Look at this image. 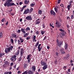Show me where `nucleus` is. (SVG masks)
<instances>
[{"mask_svg":"<svg viewBox=\"0 0 74 74\" xmlns=\"http://www.w3.org/2000/svg\"><path fill=\"white\" fill-rule=\"evenodd\" d=\"M12 1V0H7V1H5V3L4 4L5 7L7 6V7H10L11 6H13V5H15V4L14 3H11Z\"/></svg>","mask_w":74,"mask_h":74,"instance_id":"f257e3e1","label":"nucleus"},{"mask_svg":"<svg viewBox=\"0 0 74 74\" xmlns=\"http://www.w3.org/2000/svg\"><path fill=\"white\" fill-rule=\"evenodd\" d=\"M14 48V46H11L10 47H5V52L7 54L9 52H11L10 50H12V48Z\"/></svg>","mask_w":74,"mask_h":74,"instance_id":"f03ea898","label":"nucleus"},{"mask_svg":"<svg viewBox=\"0 0 74 74\" xmlns=\"http://www.w3.org/2000/svg\"><path fill=\"white\" fill-rule=\"evenodd\" d=\"M57 43V46H59L60 47L61 45H63V42H62L61 41H60L59 42V40L58 39H57L56 40Z\"/></svg>","mask_w":74,"mask_h":74,"instance_id":"7ed1b4c3","label":"nucleus"},{"mask_svg":"<svg viewBox=\"0 0 74 74\" xmlns=\"http://www.w3.org/2000/svg\"><path fill=\"white\" fill-rule=\"evenodd\" d=\"M39 41H38L36 43V45H35V47H34V49H33V51L36 50V48H37V47H40L41 45V44H40L39 45Z\"/></svg>","mask_w":74,"mask_h":74,"instance_id":"20e7f679","label":"nucleus"},{"mask_svg":"<svg viewBox=\"0 0 74 74\" xmlns=\"http://www.w3.org/2000/svg\"><path fill=\"white\" fill-rule=\"evenodd\" d=\"M20 56H23L24 55L23 54L24 53H25V51H24V49L23 48H21L20 50Z\"/></svg>","mask_w":74,"mask_h":74,"instance_id":"39448f33","label":"nucleus"},{"mask_svg":"<svg viewBox=\"0 0 74 74\" xmlns=\"http://www.w3.org/2000/svg\"><path fill=\"white\" fill-rule=\"evenodd\" d=\"M25 19H27V20H28V21H32V16H28L25 18Z\"/></svg>","mask_w":74,"mask_h":74,"instance_id":"423d86ee","label":"nucleus"},{"mask_svg":"<svg viewBox=\"0 0 74 74\" xmlns=\"http://www.w3.org/2000/svg\"><path fill=\"white\" fill-rule=\"evenodd\" d=\"M56 24L57 25L56 26L58 28H59L60 27V22L58 21H58L57 20L56 23Z\"/></svg>","mask_w":74,"mask_h":74,"instance_id":"0eeeda50","label":"nucleus"},{"mask_svg":"<svg viewBox=\"0 0 74 74\" xmlns=\"http://www.w3.org/2000/svg\"><path fill=\"white\" fill-rule=\"evenodd\" d=\"M47 68H48V65L46 64L44 65V66L42 67V69L43 70H45L47 69Z\"/></svg>","mask_w":74,"mask_h":74,"instance_id":"6e6552de","label":"nucleus"},{"mask_svg":"<svg viewBox=\"0 0 74 74\" xmlns=\"http://www.w3.org/2000/svg\"><path fill=\"white\" fill-rule=\"evenodd\" d=\"M39 21H40V18H38V19L36 20V21H35L36 25H38L40 24V22Z\"/></svg>","mask_w":74,"mask_h":74,"instance_id":"1a4fd4ad","label":"nucleus"},{"mask_svg":"<svg viewBox=\"0 0 74 74\" xmlns=\"http://www.w3.org/2000/svg\"><path fill=\"white\" fill-rule=\"evenodd\" d=\"M50 13L51 14V15H53L54 16L56 15V13H55V12L53 10H51Z\"/></svg>","mask_w":74,"mask_h":74,"instance_id":"9d476101","label":"nucleus"},{"mask_svg":"<svg viewBox=\"0 0 74 74\" xmlns=\"http://www.w3.org/2000/svg\"><path fill=\"white\" fill-rule=\"evenodd\" d=\"M29 9L25 10L23 12V14H27L29 12Z\"/></svg>","mask_w":74,"mask_h":74,"instance_id":"9b49d317","label":"nucleus"},{"mask_svg":"<svg viewBox=\"0 0 74 74\" xmlns=\"http://www.w3.org/2000/svg\"><path fill=\"white\" fill-rule=\"evenodd\" d=\"M40 64H41L42 66H44V65L47 64V63H46L45 62H44V61H43V60H42L41 61Z\"/></svg>","mask_w":74,"mask_h":74,"instance_id":"f8f14e48","label":"nucleus"},{"mask_svg":"<svg viewBox=\"0 0 74 74\" xmlns=\"http://www.w3.org/2000/svg\"><path fill=\"white\" fill-rule=\"evenodd\" d=\"M5 55V53L4 52H0V58H1V57H3V56H4Z\"/></svg>","mask_w":74,"mask_h":74,"instance_id":"ddd939ff","label":"nucleus"},{"mask_svg":"<svg viewBox=\"0 0 74 74\" xmlns=\"http://www.w3.org/2000/svg\"><path fill=\"white\" fill-rule=\"evenodd\" d=\"M20 51H19V49H18L17 51L15 53V54L16 56H18L19 55V52Z\"/></svg>","mask_w":74,"mask_h":74,"instance_id":"4468645a","label":"nucleus"},{"mask_svg":"<svg viewBox=\"0 0 74 74\" xmlns=\"http://www.w3.org/2000/svg\"><path fill=\"white\" fill-rule=\"evenodd\" d=\"M24 4H28L29 2V0H25L24 1Z\"/></svg>","mask_w":74,"mask_h":74,"instance_id":"2eb2a0df","label":"nucleus"},{"mask_svg":"<svg viewBox=\"0 0 74 74\" xmlns=\"http://www.w3.org/2000/svg\"><path fill=\"white\" fill-rule=\"evenodd\" d=\"M27 73L28 74H33V71L31 70L28 71L27 72Z\"/></svg>","mask_w":74,"mask_h":74,"instance_id":"dca6fc26","label":"nucleus"},{"mask_svg":"<svg viewBox=\"0 0 74 74\" xmlns=\"http://www.w3.org/2000/svg\"><path fill=\"white\" fill-rule=\"evenodd\" d=\"M16 38V35L15 34H12V38Z\"/></svg>","mask_w":74,"mask_h":74,"instance_id":"f3484780","label":"nucleus"},{"mask_svg":"<svg viewBox=\"0 0 74 74\" xmlns=\"http://www.w3.org/2000/svg\"><path fill=\"white\" fill-rule=\"evenodd\" d=\"M32 71H36V66H33L32 67Z\"/></svg>","mask_w":74,"mask_h":74,"instance_id":"a211bd4d","label":"nucleus"},{"mask_svg":"<svg viewBox=\"0 0 74 74\" xmlns=\"http://www.w3.org/2000/svg\"><path fill=\"white\" fill-rule=\"evenodd\" d=\"M64 47L65 49V50H67V48H68V44H67V43H65Z\"/></svg>","mask_w":74,"mask_h":74,"instance_id":"6ab92c4d","label":"nucleus"},{"mask_svg":"<svg viewBox=\"0 0 74 74\" xmlns=\"http://www.w3.org/2000/svg\"><path fill=\"white\" fill-rule=\"evenodd\" d=\"M45 30H41V33L42 34V35H43V34H44V33H45Z\"/></svg>","mask_w":74,"mask_h":74,"instance_id":"aec40b11","label":"nucleus"},{"mask_svg":"<svg viewBox=\"0 0 74 74\" xmlns=\"http://www.w3.org/2000/svg\"><path fill=\"white\" fill-rule=\"evenodd\" d=\"M21 30L22 32L23 33V34H25L26 33V32H25V31L23 30V29L21 28Z\"/></svg>","mask_w":74,"mask_h":74,"instance_id":"412c9836","label":"nucleus"},{"mask_svg":"<svg viewBox=\"0 0 74 74\" xmlns=\"http://www.w3.org/2000/svg\"><path fill=\"white\" fill-rule=\"evenodd\" d=\"M31 56H32V55L31 54H29V55L27 56V59H29V58H30V57H31Z\"/></svg>","mask_w":74,"mask_h":74,"instance_id":"4be33fe9","label":"nucleus"},{"mask_svg":"<svg viewBox=\"0 0 74 74\" xmlns=\"http://www.w3.org/2000/svg\"><path fill=\"white\" fill-rule=\"evenodd\" d=\"M23 65H24L23 67L24 69H26V68H27V64H23Z\"/></svg>","mask_w":74,"mask_h":74,"instance_id":"5701e85b","label":"nucleus"},{"mask_svg":"<svg viewBox=\"0 0 74 74\" xmlns=\"http://www.w3.org/2000/svg\"><path fill=\"white\" fill-rule=\"evenodd\" d=\"M22 56H20V57L19 58V59L18 60V62H20V61H21V60H22Z\"/></svg>","mask_w":74,"mask_h":74,"instance_id":"b1692460","label":"nucleus"},{"mask_svg":"<svg viewBox=\"0 0 74 74\" xmlns=\"http://www.w3.org/2000/svg\"><path fill=\"white\" fill-rule=\"evenodd\" d=\"M20 41H21V43H22V42H23V41L24 40L23 39H22V38L20 37Z\"/></svg>","mask_w":74,"mask_h":74,"instance_id":"393cba45","label":"nucleus"},{"mask_svg":"<svg viewBox=\"0 0 74 74\" xmlns=\"http://www.w3.org/2000/svg\"><path fill=\"white\" fill-rule=\"evenodd\" d=\"M38 14H39V15H41V14H42V11L41 10H39L38 11Z\"/></svg>","mask_w":74,"mask_h":74,"instance_id":"a878e982","label":"nucleus"},{"mask_svg":"<svg viewBox=\"0 0 74 74\" xmlns=\"http://www.w3.org/2000/svg\"><path fill=\"white\" fill-rule=\"evenodd\" d=\"M66 59H69L70 58V56L69 55V54H67L66 56Z\"/></svg>","mask_w":74,"mask_h":74,"instance_id":"bb28decb","label":"nucleus"},{"mask_svg":"<svg viewBox=\"0 0 74 74\" xmlns=\"http://www.w3.org/2000/svg\"><path fill=\"white\" fill-rule=\"evenodd\" d=\"M25 30L26 31H28V30H29V31H30V29L29 28V27H27L26 28V29Z\"/></svg>","mask_w":74,"mask_h":74,"instance_id":"cd10ccee","label":"nucleus"},{"mask_svg":"<svg viewBox=\"0 0 74 74\" xmlns=\"http://www.w3.org/2000/svg\"><path fill=\"white\" fill-rule=\"evenodd\" d=\"M3 33L0 32V38H2L3 37Z\"/></svg>","mask_w":74,"mask_h":74,"instance_id":"c85d7f7f","label":"nucleus"},{"mask_svg":"<svg viewBox=\"0 0 74 74\" xmlns=\"http://www.w3.org/2000/svg\"><path fill=\"white\" fill-rule=\"evenodd\" d=\"M38 51H39V52H40V51H41V50L42 49L40 47L38 46Z\"/></svg>","mask_w":74,"mask_h":74,"instance_id":"c756f323","label":"nucleus"},{"mask_svg":"<svg viewBox=\"0 0 74 74\" xmlns=\"http://www.w3.org/2000/svg\"><path fill=\"white\" fill-rule=\"evenodd\" d=\"M36 36L35 35H34L33 36V40H36Z\"/></svg>","mask_w":74,"mask_h":74,"instance_id":"7c9ffc66","label":"nucleus"},{"mask_svg":"<svg viewBox=\"0 0 74 74\" xmlns=\"http://www.w3.org/2000/svg\"><path fill=\"white\" fill-rule=\"evenodd\" d=\"M27 71H25L22 74H27Z\"/></svg>","mask_w":74,"mask_h":74,"instance_id":"2f4dec72","label":"nucleus"},{"mask_svg":"<svg viewBox=\"0 0 74 74\" xmlns=\"http://www.w3.org/2000/svg\"><path fill=\"white\" fill-rule=\"evenodd\" d=\"M10 41L12 44L14 43V40L12 38H11L10 39Z\"/></svg>","mask_w":74,"mask_h":74,"instance_id":"473e14b6","label":"nucleus"},{"mask_svg":"<svg viewBox=\"0 0 74 74\" xmlns=\"http://www.w3.org/2000/svg\"><path fill=\"white\" fill-rule=\"evenodd\" d=\"M74 18V15H71V19H73Z\"/></svg>","mask_w":74,"mask_h":74,"instance_id":"72a5a7b5","label":"nucleus"},{"mask_svg":"<svg viewBox=\"0 0 74 74\" xmlns=\"http://www.w3.org/2000/svg\"><path fill=\"white\" fill-rule=\"evenodd\" d=\"M35 5V3H31L30 4L31 7H33Z\"/></svg>","mask_w":74,"mask_h":74,"instance_id":"f704fd0d","label":"nucleus"},{"mask_svg":"<svg viewBox=\"0 0 74 74\" xmlns=\"http://www.w3.org/2000/svg\"><path fill=\"white\" fill-rule=\"evenodd\" d=\"M67 8H68V11H69V10H70V5H68Z\"/></svg>","mask_w":74,"mask_h":74,"instance_id":"c9c22d12","label":"nucleus"},{"mask_svg":"<svg viewBox=\"0 0 74 74\" xmlns=\"http://www.w3.org/2000/svg\"><path fill=\"white\" fill-rule=\"evenodd\" d=\"M17 33H18V34L21 33V30L20 29H18L16 32Z\"/></svg>","mask_w":74,"mask_h":74,"instance_id":"e433bc0d","label":"nucleus"},{"mask_svg":"<svg viewBox=\"0 0 74 74\" xmlns=\"http://www.w3.org/2000/svg\"><path fill=\"white\" fill-rule=\"evenodd\" d=\"M5 18H3L1 20V22H4V21H5Z\"/></svg>","mask_w":74,"mask_h":74,"instance_id":"4c0bfd02","label":"nucleus"},{"mask_svg":"<svg viewBox=\"0 0 74 74\" xmlns=\"http://www.w3.org/2000/svg\"><path fill=\"white\" fill-rule=\"evenodd\" d=\"M56 56H59V53H58V52H56Z\"/></svg>","mask_w":74,"mask_h":74,"instance_id":"58836bf2","label":"nucleus"},{"mask_svg":"<svg viewBox=\"0 0 74 74\" xmlns=\"http://www.w3.org/2000/svg\"><path fill=\"white\" fill-rule=\"evenodd\" d=\"M63 59L64 60V61H65V60H66V59H67L66 57H63Z\"/></svg>","mask_w":74,"mask_h":74,"instance_id":"ea45409f","label":"nucleus"},{"mask_svg":"<svg viewBox=\"0 0 74 74\" xmlns=\"http://www.w3.org/2000/svg\"><path fill=\"white\" fill-rule=\"evenodd\" d=\"M60 31L62 32H64V30H63L62 29H59Z\"/></svg>","mask_w":74,"mask_h":74,"instance_id":"a19ab883","label":"nucleus"},{"mask_svg":"<svg viewBox=\"0 0 74 74\" xmlns=\"http://www.w3.org/2000/svg\"><path fill=\"white\" fill-rule=\"evenodd\" d=\"M28 62L29 64L30 63V58H29V59H28Z\"/></svg>","mask_w":74,"mask_h":74,"instance_id":"79ce46f5","label":"nucleus"},{"mask_svg":"<svg viewBox=\"0 0 74 74\" xmlns=\"http://www.w3.org/2000/svg\"><path fill=\"white\" fill-rule=\"evenodd\" d=\"M30 12H31L33 11V8H31L30 9Z\"/></svg>","mask_w":74,"mask_h":74,"instance_id":"37998d69","label":"nucleus"},{"mask_svg":"<svg viewBox=\"0 0 74 74\" xmlns=\"http://www.w3.org/2000/svg\"><path fill=\"white\" fill-rule=\"evenodd\" d=\"M61 35H62L63 36H65V34H64V33H63V32H62V33L61 32Z\"/></svg>","mask_w":74,"mask_h":74,"instance_id":"c03bdc74","label":"nucleus"},{"mask_svg":"<svg viewBox=\"0 0 74 74\" xmlns=\"http://www.w3.org/2000/svg\"><path fill=\"white\" fill-rule=\"evenodd\" d=\"M18 44L21 45V42L20 41V40L18 39Z\"/></svg>","mask_w":74,"mask_h":74,"instance_id":"a18cd8bd","label":"nucleus"},{"mask_svg":"<svg viewBox=\"0 0 74 74\" xmlns=\"http://www.w3.org/2000/svg\"><path fill=\"white\" fill-rule=\"evenodd\" d=\"M54 10H55V11H56V12H57L58 11V10H57V8H56L55 7Z\"/></svg>","mask_w":74,"mask_h":74,"instance_id":"49530a36","label":"nucleus"},{"mask_svg":"<svg viewBox=\"0 0 74 74\" xmlns=\"http://www.w3.org/2000/svg\"><path fill=\"white\" fill-rule=\"evenodd\" d=\"M64 51V49L63 48H62L61 50H60V52H63V51Z\"/></svg>","mask_w":74,"mask_h":74,"instance_id":"de8ad7c7","label":"nucleus"},{"mask_svg":"<svg viewBox=\"0 0 74 74\" xmlns=\"http://www.w3.org/2000/svg\"><path fill=\"white\" fill-rule=\"evenodd\" d=\"M35 33L36 34L38 35V34H39V32L38 31H37V32H36Z\"/></svg>","mask_w":74,"mask_h":74,"instance_id":"09e8293b","label":"nucleus"},{"mask_svg":"<svg viewBox=\"0 0 74 74\" xmlns=\"http://www.w3.org/2000/svg\"><path fill=\"white\" fill-rule=\"evenodd\" d=\"M46 39H47V36H45L43 39V40L44 41V40H46Z\"/></svg>","mask_w":74,"mask_h":74,"instance_id":"8fccbe9b","label":"nucleus"},{"mask_svg":"<svg viewBox=\"0 0 74 74\" xmlns=\"http://www.w3.org/2000/svg\"><path fill=\"white\" fill-rule=\"evenodd\" d=\"M61 54H64L65 53V51H62L61 52Z\"/></svg>","mask_w":74,"mask_h":74,"instance_id":"3c124183","label":"nucleus"},{"mask_svg":"<svg viewBox=\"0 0 74 74\" xmlns=\"http://www.w3.org/2000/svg\"><path fill=\"white\" fill-rule=\"evenodd\" d=\"M66 19L67 20H69H69H70V17H69V16H68L67 17Z\"/></svg>","mask_w":74,"mask_h":74,"instance_id":"603ef678","label":"nucleus"},{"mask_svg":"<svg viewBox=\"0 0 74 74\" xmlns=\"http://www.w3.org/2000/svg\"><path fill=\"white\" fill-rule=\"evenodd\" d=\"M60 7H63L64 5H63V4H61L60 5Z\"/></svg>","mask_w":74,"mask_h":74,"instance_id":"864d4df0","label":"nucleus"},{"mask_svg":"<svg viewBox=\"0 0 74 74\" xmlns=\"http://www.w3.org/2000/svg\"><path fill=\"white\" fill-rule=\"evenodd\" d=\"M61 1V0H58V4H59L60 3Z\"/></svg>","mask_w":74,"mask_h":74,"instance_id":"5fc2aeb1","label":"nucleus"},{"mask_svg":"<svg viewBox=\"0 0 74 74\" xmlns=\"http://www.w3.org/2000/svg\"><path fill=\"white\" fill-rule=\"evenodd\" d=\"M13 65H14L13 62H12L11 63L10 65V66H13Z\"/></svg>","mask_w":74,"mask_h":74,"instance_id":"6e6d98bb","label":"nucleus"},{"mask_svg":"<svg viewBox=\"0 0 74 74\" xmlns=\"http://www.w3.org/2000/svg\"><path fill=\"white\" fill-rule=\"evenodd\" d=\"M42 26L43 28H45V25L44 24H43Z\"/></svg>","mask_w":74,"mask_h":74,"instance_id":"4d7b16f0","label":"nucleus"},{"mask_svg":"<svg viewBox=\"0 0 74 74\" xmlns=\"http://www.w3.org/2000/svg\"><path fill=\"white\" fill-rule=\"evenodd\" d=\"M10 60H11V61H14V58H10Z\"/></svg>","mask_w":74,"mask_h":74,"instance_id":"13d9d810","label":"nucleus"},{"mask_svg":"<svg viewBox=\"0 0 74 74\" xmlns=\"http://www.w3.org/2000/svg\"><path fill=\"white\" fill-rule=\"evenodd\" d=\"M16 41H17V40H16V39H15L14 40V42L15 44L16 43Z\"/></svg>","mask_w":74,"mask_h":74,"instance_id":"bf43d9fd","label":"nucleus"},{"mask_svg":"<svg viewBox=\"0 0 74 74\" xmlns=\"http://www.w3.org/2000/svg\"><path fill=\"white\" fill-rule=\"evenodd\" d=\"M30 39V38H29V37H27V38H26V40H29V39Z\"/></svg>","mask_w":74,"mask_h":74,"instance_id":"052dcab7","label":"nucleus"},{"mask_svg":"<svg viewBox=\"0 0 74 74\" xmlns=\"http://www.w3.org/2000/svg\"><path fill=\"white\" fill-rule=\"evenodd\" d=\"M22 4H23V2H21L20 3H19V4L20 5H21Z\"/></svg>","mask_w":74,"mask_h":74,"instance_id":"680f3d73","label":"nucleus"},{"mask_svg":"<svg viewBox=\"0 0 74 74\" xmlns=\"http://www.w3.org/2000/svg\"><path fill=\"white\" fill-rule=\"evenodd\" d=\"M7 22L6 23V26H7L8 25V21H7Z\"/></svg>","mask_w":74,"mask_h":74,"instance_id":"e2e57ef3","label":"nucleus"},{"mask_svg":"<svg viewBox=\"0 0 74 74\" xmlns=\"http://www.w3.org/2000/svg\"><path fill=\"white\" fill-rule=\"evenodd\" d=\"M26 7V5H25L22 8L23 9H24V8H25V7Z\"/></svg>","mask_w":74,"mask_h":74,"instance_id":"0e129e2a","label":"nucleus"},{"mask_svg":"<svg viewBox=\"0 0 74 74\" xmlns=\"http://www.w3.org/2000/svg\"><path fill=\"white\" fill-rule=\"evenodd\" d=\"M14 14H15V13H13L11 14V15L12 16H14Z\"/></svg>","mask_w":74,"mask_h":74,"instance_id":"69168bd1","label":"nucleus"},{"mask_svg":"<svg viewBox=\"0 0 74 74\" xmlns=\"http://www.w3.org/2000/svg\"><path fill=\"white\" fill-rule=\"evenodd\" d=\"M25 35H26V36H28L29 35V34L28 33H26L25 34Z\"/></svg>","mask_w":74,"mask_h":74,"instance_id":"338daca9","label":"nucleus"},{"mask_svg":"<svg viewBox=\"0 0 74 74\" xmlns=\"http://www.w3.org/2000/svg\"><path fill=\"white\" fill-rule=\"evenodd\" d=\"M9 74H12V72L11 71H10L9 73Z\"/></svg>","mask_w":74,"mask_h":74,"instance_id":"774afa93","label":"nucleus"}]
</instances>
